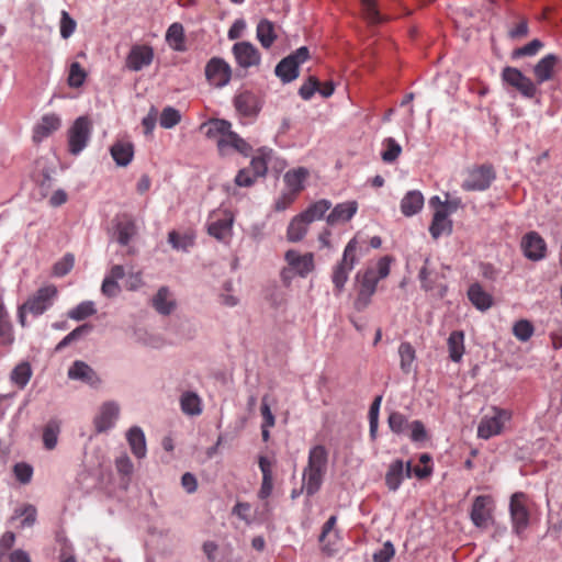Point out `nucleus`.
<instances>
[{
    "mask_svg": "<svg viewBox=\"0 0 562 562\" xmlns=\"http://www.w3.org/2000/svg\"><path fill=\"white\" fill-rule=\"evenodd\" d=\"M308 177V170L304 167H299L296 169H291L285 172L283 180L286 184L289 191L294 193L295 195L304 189V182Z\"/></svg>",
    "mask_w": 562,
    "mask_h": 562,
    "instance_id": "nucleus-34",
    "label": "nucleus"
},
{
    "mask_svg": "<svg viewBox=\"0 0 562 562\" xmlns=\"http://www.w3.org/2000/svg\"><path fill=\"white\" fill-rule=\"evenodd\" d=\"M75 265V256L66 254L63 258L56 261L53 266V274L55 277H64L71 271Z\"/></svg>",
    "mask_w": 562,
    "mask_h": 562,
    "instance_id": "nucleus-54",
    "label": "nucleus"
},
{
    "mask_svg": "<svg viewBox=\"0 0 562 562\" xmlns=\"http://www.w3.org/2000/svg\"><path fill=\"white\" fill-rule=\"evenodd\" d=\"M13 473L21 484H27L32 480L33 468L29 463L19 462L13 467Z\"/></svg>",
    "mask_w": 562,
    "mask_h": 562,
    "instance_id": "nucleus-57",
    "label": "nucleus"
},
{
    "mask_svg": "<svg viewBox=\"0 0 562 562\" xmlns=\"http://www.w3.org/2000/svg\"><path fill=\"white\" fill-rule=\"evenodd\" d=\"M310 58V49L306 46H301L293 53L281 59L276 66V76L280 78L283 83H289L295 80L300 72L299 68Z\"/></svg>",
    "mask_w": 562,
    "mask_h": 562,
    "instance_id": "nucleus-3",
    "label": "nucleus"
},
{
    "mask_svg": "<svg viewBox=\"0 0 562 562\" xmlns=\"http://www.w3.org/2000/svg\"><path fill=\"white\" fill-rule=\"evenodd\" d=\"M491 503V497L486 495H480L474 498L470 517L475 527L486 529L490 526L493 519Z\"/></svg>",
    "mask_w": 562,
    "mask_h": 562,
    "instance_id": "nucleus-16",
    "label": "nucleus"
},
{
    "mask_svg": "<svg viewBox=\"0 0 562 562\" xmlns=\"http://www.w3.org/2000/svg\"><path fill=\"white\" fill-rule=\"evenodd\" d=\"M495 178L496 172L492 165L474 166L468 170L467 178L461 187L465 191H485Z\"/></svg>",
    "mask_w": 562,
    "mask_h": 562,
    "instance_id": "nucleus-5",
    "label": "nucleus"
},
{
    "mask_svg": "<svg viewBox=\"0 0 562 562\" xmlns=\"http://www.w3.org/2000/svg\"><path fill=\"white\" fill-rule=\"evenodd\" d=\"M151 305L160 315H170L176 308V301L168 286H160L151 299Z\"/></svg>",
    "mask_w": 562,
    "mask_h": 562,
    "instance_id": "nucleus-24",
    "label": "nucleus"
},
{
    "mask_svg": "<svg viewBox=\"0 0 562 562\" xmlns=\"http://www.w3.org/2000/svg\"><path fill=\"white\" fill-rule=\"evenodd\" d=\"M234 218L227 214L223 218L215 220L207 224V233L222 243H227L233 233Z\"/></svg>",
    "mask_w": 562,
    "mask_h": 562,
    "instance_id": "nucleus-23",
    "label": "nucleus"
},
{
    "mask_svg": "<svg viewBox=\"0 0 562 562\" xmlns=\"http://www.w3.org/2000/svg\"><path fill=\"white\" fill-rule=\"evenodd\" d=\"M195 236L192 233L179 234L171 231L168 234V243L176 250L188 251L194 245Z\"/></svg>",
    "mask_w": 562,
    "mask_h": 562,
    "instance_id": "nucleus-41",
    "label": "nucleus"
},
{
    "mask_svg": "<svg viewBox=\"0 0 562 562\" xmlns=\"http://www.w3.org/2000/svg\"><path fill=\"white\" fill-rule=\"evenodd\" d=\"M271 155H272V149L263 146L258 149V155L252 157L248 169L251 170V173L257 179L263 178L267 175L268 161L271 159Z\"/></svg>",
    "mask_w": 562,
    "mask_h": 562,
    "instance_id": "nucleus-33",
    "label": "nucleus"
},
{
    "mask_svg": "<svg viewBox=\"0 0 562 562\" xmlns=\"http://www.w3.org/2000/svg\"><path fill=\"white\" fill-rule=\"evenodd\" d=\"M32 376V369L29 362H21L14 367L10 374L13 384L19 389H24Z\"/></svg>",
    "mask_w": 562,
    "mask_h": 562,
    "instance_id": "nucleus-42",
    "label": "nucleus"
},
{
    "mask_svg": "<svg viewBox=\"0 0 562 562\" xmlns=\"http://www.w3.org/2000/svg\"><path fill=\"white\" fill-rule=\"evenodd\" d=\"M284 258L301 277H306L314 269V257L311 252L300 255L296 250L290 249L285 252Z\"/></svg>",
    "mask_w": 562,
    "mask_h": 562,
    "instance_id": "nucleus-21",
    "label": "nucleus"
},
{
    "mask_svg": "<svg viewBox=\"0 0 562 562\" xmlns=\"http://www.w3.org/2000/svg\"><path fill=\"white\" fill-rule=\"evenodd\" d=\"M110 151L117 166L126 167L133 159L134 146L130 142H116Z\"/></svg>",
    "mask_w": 562,
    "mask_h": 562,
    "instance_id": "nucleus-35",
    "label": "nucleus"
},
{
    "mask_svg": "<svg viewBox=\"0 0 562 562\" xmlns=\"http://www.w3.org/2000/svg\"><path fill=\"white\" fill-rule=\"evenodd\" d=\"M509 514L513 532L520 536L529 526V510L527 508V496L522 492H516L512 495L509 502Z\"/></svg>",
    "mask_w": 562,
    "mask_h": 562,
    "instance_id": "nucleus-6",
    "label": "nucleus"
},
{
    "mask_svg": "<svg viewBox=\"0 0 562 562\" xmlns=\"http://www.w3.org/2000/svg\"><path fill=\"white\" fill-rule=\"evenodd\" d=\"M181 412L187 416H199L203 412V402L193 391H184L179 398Z\"/></svg>",
    "mask_w": 562,
    "mask_h": 562,
    "instance_id": "nucleus-26",
    "label": "nucleus"
},
{
    "mask_svg": "<svg viewBox=\"0 0 562 562\" xmlns=\"http://www.w3.org/2000/svg\"><path fill=\"white\" fill-rule=\"evenodd\" d=\"M324 471L304 468L303 470V487L302 491H305L307 496H313L316 494L323 484V480L325 476Z\"/></svg>",
    "mask_w": 562,
    "mask_h": 562,
    "instance_id": "nucleus-29",
    "label": "nucleus"
},
{
    "mask_svg": "<svg viewBox=\"0 0 562 562\" xmlns=\"http://www.w3.org/2000/svg\"><path fill=\"white\" fill-rule=\"evenodd\" d=\"M449 358L451 361L459 363L464 355V333L453 330L447 340Z\"/></svg>",
    "mask_w": 562,
    "mask_h": 562,
    "instance_id": "nucleus-36",
    "label": "nucleus"
},
{
    "mask_svg": "<svg viewBox=\"0 0 562 562\" xmlns=\"http://www.w3.org/2000/svg\"><path fill=\"white\" fill-rule=\"evenodd\" d=\"M95 313L94 303L92 301H83L68 312V317L72 321L80 322Z\"/></svg>",
    "mask_w": 562,
    "mask_h": 562,
    "instance_id": "nucleus-49",
    "label": "nucleus"
},
{
    "mask_svg": "<svg viewBox=\"0 0 562 562\" xmlns=\"http://www.w3.org/2000/svg\"><path fill=\"white\" fill-rule=\"evenodd\" d=\"M387 423H389L390 429L393 432L402 434L405 430V428L408 424V420L402 413L393 412L390 414V416L387 418Z\"/></svg>",
    "mask_w": 562,
    "mask_h": 562,
    "instance_id": "nucleus-58",
    "label": "nucleus"
},
{
    "mask_svg": "<svg viewBox=\"0 0 562 562\" xmlns=\"http://www.w3.org/2000/svg\"><path fill=\"white\" fill-rule=\"evenodd\" d=\"M120 416V406L114 401L104 402L93 418L95 434L108 432L115 427Z\"/></svg>",
    "mask_w": 562,
    "mask_h": 562,
    "instance_id": "nucleus-11",
    "label": "nucleus"
},
{
    "mask_svg": "<svg viewBox=\"0 0 562 562\" xmlns=\"http://www.w3.org/2000/svg\"><path fill=\"white\" fill-rule=\"evenodd\" d=\"M560 58L555 54H548L543 56L533 67V74L539 85L550 80L553 76V69Z\"/></svg>",
    "mask_w": 562,
    "mask_h": 562,
    "instance_id": "nucleus-25",
    "label": "nucleus"
},
{
    "mask_svg": "<svg viewBox=\"0 0 562 562\" xmlns=\"http://www.w3.org/2000/svg\"><path fill=\"white\" fill-rule=\"evenodd\" d=\"M330 206L331 203L328 200L322 199L311 204L301 214L307 220V222L313 223L314 221L323 218Z\"/></svg>",
    "mask_w": 562,
    "mask_h": 562,
    "instance_id": "nucleus-44",
    "label": "nucleus"
},
{
    "mask_svg": "<svg viewBox=\"0 0 562 562\" xmlns=\"http://www.w3.org/2000/svg\"><path fill=\"white\" fill-rule=\"evenodd\" d=\"M232 53L236 64L243 69L260 65L261 54L250 42L243 41L235 43L232 47Z\"/></svg>",
    "mask_w": 562,
    "mask_h": 562,
    "instance_id": "nucleus-13",
    "label": "nucleus"
},
{
    "mask_svg": "<svg viewBox=\"0 0 562 562\" xmlns=\"http://www.w3.org/2000/svg\"><path fill=\"white\" fill-rule=\"evenodd\" d=\"M205 78L216 89L226 87L232 79V67L222 57H212L205 65Z\"/></svg>",
    "mask_w": 562,
    "mask_h": 562,
    "instance_id": "nucleus-7",
    "label": "nucleus"
},
{
    "mask_svg": "<svg viewBox=\"0 0 562 562\" xmlns=\"http://www.w3.org/2000/svg\"><path fill=\"white\" fill-rule=\"evenodd\" d=\"M232 123L225 119H211L201 125L206 138L216 143L222 157L238 153L244 157L250 156L252 146L239 134L233 131Z\"/></svg>",
    "mask_w": 562,
    "mask_h": 562,
    "instance_id": "nucleus-1",
    "label": "nucleus"
},
{
    "mask_svg": "<svg viewBox=\"0 0 562 562\" xmlns=\"http://www.w3.org/2000/svg\"><path fill=\"white\" fill-rule=\"evenodd\" d=\"M223 289L225 292L220 295L221 304L227 307L236 306L239 303V300L237 296L231 293L233 290V283L231 281H226L223 285Z\"/></svg>",
    "mask_w": 562,
    "mask_h": 562,
    "instance_id": "nucleus-62",
    "label": "nucleus"
},
{
    "mask_svg": "<svg viewBox=\"0 0 562 562\" xmlns=\"http://www.w3.org/2000/svg\"><path fill=\"white\" fill-rule=\"evenodd\" d=\"M101 292L106 297H115L120 294L121 286L117 281L104 277L101 285Z\"/></svg>",
    "mask_w": 562,
    "mask_h": 562,
    "instance_id": "nucleus-64",
    "label": "nucleus"
},
{
    "mask_svg": "<svg viewBox=\"0 0 562 562\" xmlns=\"http://www.w3.org/2000/svg\"><path fill=\"white\" fill-rule=\"evenodd\" d=\"M67 375L70 380L83 382L92 387H97L101 383V379L94 369L82 360L74 361Z\"/></svg>",
    "mask_w": 562,
    "mask_h": 562,
    "instance_id": "nucleus-19",
    "label": "nucleus"
},
{
    "mask_svg": "<svg viewBox=\"0 0 562 562\" xmlns=\"http://www.w3.org/2000/svg\"><path fill=\"white\" fill-rule=\"evenodd\" d=\"M87 74L78 61H74L69 68L68 85L71 88H79L83 85Z\"/></svg>",
    "mask_w": 562,
    "mask_h": 562,
    "instance_id": "nucleus-53",
    "label": "nucleus"
},
{
    "mask_svg": "<svg viewBox=\"0 0 562 562\" xmlns=\"http://www.w3.org/2000/svg\"><path fill=\"white\" fill-rule=\"evenodd\" d=\"M319 86V81L315 77H308V79L299 89V94L303 100H311L315 94Z\"/></svg>",
    "mask_w": 562,
    "mask_h": 562,
    "instance_id": "nucleus-61",
    "label": "nucleus"
},
{
    "mask_svg": "<svg viewBox=\"0 0 562 562\" xmlns=\"http://www.w3.org/2000/svg\"><path fill=\"white\" fill-rule=\"evenodd\" d=\"M61 126V119L55 113L44 114L33 128V140L41 143Z\"/></svg>",
    "mask_w": 562,
    "mask_h": 562,
    "instance_id": "nucleus-20",
    "label": "nucleus"
},
{
    "mask_svg": "<svg viewBox=\"0 0 562 562\" xmlns=\"http://www.w3.org/2000/svg\"><path fill=\"white\" fill-rule=\"evenodd\" d=\"M154 60V49L147 45H134L125 60V66L132 71H140Z\"/></svg>",
    "mask_w": 562,
    "mask_h": 562,
    "instance_id": "nucleus-18",
    "label": "nucleus"
},
{
    "mask_svg": "<svg viewBox=\"0 0 562 562\" xmlns=\"http://www.w3.org/2000/svg\"><path fill=\"white\" fill-rule=\"evenodd\" d=\"M13 518H22L20 524L21 528H31L36 522L37 510L35 506L27 504L21 508H16Z\"/></svg>",
    "mask_w": 562,
    "mask_h": 562,
    "instance_id": "nucleus-48",
    "label": "nucleus"
},
{
    "mask_svg": "<svg viewBox=\"0 0 562 562\" xmlns=\"http://www.w3.org/2000/svg\"><path fill=\"white\" fill-rule=\"evenodd\" d=\"M358 211L356 201H346L338 203L326 217L329 225L349 222Z\"/></svg>",
    "mask_w": 562,
    "mask_h": 562,
    "instance_id": "nucleus-22",
    "label": "nucleus"
},
{
    "mask_svg": "<svg viewBox=\"0 0 562 562\" xmlns=\"http://www.w3.org/2000/svg\"><path fill=\"white\" fill-rule=\"evenodd\" d=\"M308 224L311 223L301 213L294 216L288 226V240L292 243L302 240L307 233Z\"/></svg>",
    "mask_w": 562,
    "mask_h": 562,
    "instance_id": "nucleus-38",
    "label": "nucleus"
},
{
    "mask_svg": "<svg viewBox=\"0 0 562 562\" xmlns=\"http://www.w3.org/2000/svg\"><path fill=\"white\" fill-rule=\"evenodd\" d=\"M181 121V113L173 106H166L162 109L159 116V125L162 128L169 130L175 127Z\"/></svg>",
    "mask_w": 562,
    "mask_h": 562,
    "instance_id": "nucleus-51",
    "label": "nucleus"
},
{
    "mask_svg": "<svg viewBox=\"0 0 562 562\" xmlns=\"http://www.w3.org/2000/svg\"><path fill=\"white\" fill-rule=\"evenodd\" d=\"M470 302L480 311H487L493 305V297L485 292L480 283H473L468 290Z\"/></svg>",
    "mask_w": 562,
    "mask_h": 562,
    "instance_id": "nucleus-31",
    "label": "nucleus"
},
{
    "mask_svg": "<svg viewBox=\"0 0 562 562\" xmlns=\"http://www.w3.org/2000/svg\"><path fill=\"white\" fill-rule=\"evenodd\" d=\"M362 5V11L366 16V19L372 23L376 24L382 21V16L376 9L375 0H360Z\"/></svg>",
    "mask_w": 562,
    "mask_h": 562,
    "instance_id": "nucleus-56",
    "label": "nucleus"
},
{
    "mask_svg": "<svg viewBox=\"0 0 562 562\" xmlns=\"http://www.w3.org/2000/svg\"><path fill=\"white\" fill-rule=\"evenodd\" d=\"M57 294L58 290L54 284L42 286L24 303V307L31 314L40 316L53 306Z\"/></svg>",
    "mask_w": 562,
    "mask_h": 562,
    "instance_id": "nucleus-9",
    "label": "nucleus"
},
{
    "mask_svg": "<svg viewBox=\"0 0 562 562\" xmlns=\"http://www.w3.org/2000/svg\"><path fill=\"white\" fill-rule=\"evenodd\" d=\"M259 468L262 473V482L258 495L261 499H266L273 490L272 464L268 458L261 456L259 458Z\"/></svg>",
    "mask_w": 562,
    "mask_h": 562,
    "instance_id": "nucleus-32",
    "label": "nucleus"
},
{
    "mask_svg": "<svg viewBox=\"0 0 562 562\" xmlns=\"http://www.w3.org/2000/svg\"><path fill=\"white\" fill-rule=\"evenodd\" d=\"M493 416H484L477 427V436L482 439H490L501 434L504 422L509 419L510 415L505 409H494Z\"/></svg>",
    "mask_w": 562,
    "mask_h": 562,
    "instance_id": "nucleus-14",
    "label": "nucleus"
},
{
    "mask_svg": "<svg viewBox=\"0 0 562 562\" xmlns=\"http://www.w3.org/2000/svg\"><path fill=\"white\" fill-rule=\"evenodd\" d=\"M256 36L262 47L270 48L277 38L272 22L266 19L261 20L257 24Z\"/></svg>",
    "mask_w": 562,
    "mask_h": 562,
    "instance_id": "nucleus-40",
    "label": "nucleus"
},
{
    "mask_svg": "<svg viewBox=\"0 0 562 562\" xmlns=\"http://www.w3.org/2000/svg\"><path fill=\"white\" fill-rule=\"evenodd\" d=\"M257 178L251 173V170L248 168L240 169L236 177L235 183L238 187L249 188L255 184Z\"/></svg>",
    "mask_w": 562,
    "mask_h": 562,
    "instance_id": "nucleus-63",
    "label": "nucleus"
},
{
    "mask_svg": "<svg viewBox=\"0 0 562 562\" xmlns=\"http://www.w3.org/2000/svg\"><path fill=\"white\" fill-rule=\"evenodd\" d=\"M424 206V195L418 190L408 191L401 201V212L411 217L418 212Z\"/></svg>",
    "mask_w": 562,
    "mask_h": 562,
    "instance_id": "nucleus-30",
    "label": "nucleus"
},
{
    "mask_svg": "<svg viewBox=\"0 0 562 562\" xmlns=\"http://www.w3.org/2000/svg\"><path fill=\"white\" fill-rule=\"evenodd\" d=\"M166 41L173 50L183 52L186 46L184 29L182 24L178 22L172 23L166 32Z\"/></svg>",
    "mask_w": 562,
    "mask_h": 562,
    "instance_id": "nucleus-39",
    "label": "nucleus"
},
{
    "mask_svg": "<svg viewBox=\"0 0 562 562\" xmlns=\"http://www.w3.org/2000/svg\"><path fill=\"white\" fill-rule=\"evenodd\" d=\"M446 211L436 210L429 226V233L432 238L438 239L443 234H451L452 221Z\"/></svg>",
    "mask_w": 562,
    "mask_h": 562,
    "instance_id": "nucleus-28",
    "label": "nucleus"
},
{
    "mask_svg": "<svg viewBox=\"0 0 562 562\" xmlns=\"http://www.w3.org/2000/svg\"><path fill=\"white\" fill-rule=\"evenodd\" d=\"M136 233V225L133 221L121 222L115 226V238L121 246H127Z\"/></svg>",
    "mask_w": 562,
    "mask_h": 562,
    "instance_id": "nucleus-43",
    "label": "nucleus"
},
{
    "mask_svg": "<svg viewBox=\"0 0 562 562\" xmlns=\"http://www.w3.org/2000/svg\"><path fill=\"white\" fill-rule=\"evenodd\" d=\"M233 105L237 114L243 117H257L261 111L259 97L249 90L237 92L233 98Z\"/></svg>",
    "mask_w": 562,
    "mask_h": 562,
    "instance_id": "nucleus-12",
    "label": "nucleus"
},
{
    "mask_svg": "<svg viewBox=\"0 0 562 562\" xmlns=\"http://www.w3.org/2000/svg\"><path fill=\"white\" fill-rule=\"evenodd\" d=\"M398 355L401 358L400 367L404 373H409L413 370V364L416 359V353L414 347L404 341L398 347Z\"/></svg>",
    "mask_w": 562,
    "mask_h": 562,
    "instance_id": "nucleus-45",
    "label": "nucleus"
},
{
    "mask_svg": "<svg viewBox=\"0 0 562 562\" xmlns=\"http://www.w3.org/2000/svg\"><path fill=\"white\" fill-rule=\"evenodd\" d=\"M524 256L531 261H540L547 255V243L537 232H529L521 239Z\"/></svg>",
    "mask_w": 562,
    "mask_h": 562,
    "instance_id": "nucleus-15",
    "label": "nucleus"
},
{
    "mask_svg": "<svg viewBox=\"0 0 562 562\" xmlns=\"http://www.w3.org/2000/svg\"><path fill=\"white\" fill-rule=\"evenodd\" d=\"M92 134V121L87 115L77 117L67 131L68 151L78 156L88 146Z\"/></svg>",
    "mask_w": 562,
    "mask_h": 562,
    "instance_id": "nucleus-2",
    "label": "nucleus"
},
{
    "mask_svg": "<svg viewBox=\"0 0 562 562\" xmlns=\"http://www.w3.org/2000/svg\"><path fill=\"white\" fill-rule=\"evenodd\" d=\"M395 554L394 544L387 540L382 548L373 553V562H390Z\"/></svg>",
    "mask_w": 562,
    "mask_h": 562,
    "instance_id": "nucleus-60",
    "label": "nucleus"
},
{
    "mask_svg": "<svg viewBox=\"0 0 562 562\" xmlns=\"http://www.w3.org/2000/svg\"><path fill=\"white\" fill-rule=\"evenodd\" d=\"M535 328L531 322L527 319H520L516 322L513 326V334L514 336L525 342L531 338L533 335Z\"/></svg>",
    "mask_w": 562,
    "mask_h": 562,
    "instance_id": "nucleus-52",
    "label": "nucleus"
},
{
    "mask_svg": "<svg viewBox=\"0 0 562 562\" xmlns=\"http://www.w3.org/2000/svg\"><path fill=\"white\" fill-rule=\"evenodd\" d=\"M391 261V257L384 256L378 261L376 267L368 268L359 281V290L373 295L379 281L390 274Z\"/></svg>",
    "mask_w": 562,
    "mask_h": 562,
    "instance_id": "nucleus-8",
    "label": "nucleus"
},
{
    "mask_svg": "<svg viewBox=\"0 0 562 562\" xmlns=\"http://www.w3.org/2000/svg\"><path fill=\"white\" fill-rule=\"evenodd\" d=\"M502 80L506 85L519 91V93L525 98L531 99L537 93L536 83L530 78L525 76L518 68L509 66L503 68Z\"/></svg>",
    "mask_w": 562,
    "mask_h": 562,
    "instance_id": "nucleus-10",
    "label": "nucleus"
},
{
    "mask_svg": "<svg viewBox=\"0 0 562 562\" xmlns=\"http://www.w3.org/2000/svg\"><path fill=\"white\" fill-rule=\"evenodd\" d=\"M412 462L405 465L400 459L393 461L385 473V485L392 492H396L402 485L405 477H412Z\"/></svg>",
    "mask_w": 562,
    "mask_h": 562,
    "instance_id": "nucleus-17",
    "label": "nucleus"
},
{
    "mask_svg": "<svg viewBox=\"0 0 562 562\" xmlns=\"http://www.w3.org/2000/svg\"><path fill=\"white\" fill-rule=\"evenodd\" d=\"M126 440L130 445L132 453L137 459H143L146 457L147 447H146V438L143 429L138 426L131 427L126 432Z\"/></svg>",
    "mask_w": 562,
    "mask_h": 562,
    "instance_id": "nucleus-27",
    "label": "nucleus"
},
{
    "mask_svg": "<svg viewBox=\"0 0 562 562\" xmlns=\"http://www.w3.org/2000/svg\"><path fill=\"white\" fill-rule=\"evenodd\" d=\"M14 340L12 325L4 306L0 304V344L11 345Z\"/></svg>",
    "mask_w": 562,
    "mask_h": 562,
    "instance_id": "nucleus-47",
    "label": "nucleus"
},
{
    "mask_svg": "<svg viewBox=\"0 0 562 562\" xmlns=\"http://www.w3.org/2000/svg\"><path fill=\"white\" fill-rule=\"evenodd\" d=\"M328 451L323 445H316L308 451V459L306 468L327 471Z\"/></svg>",
    "mask_w": 562,
    "mask_h": 562,
    "instance_id": "nucleus-37",
    "label": "nucleus"
},
{
    "mask_svg": "<svg viewBox=\"0 0 562 562\" xmlns=\"http://www.w3.org/2000/svg\"><path fill=\"white\" fill-rule=\"evenodd\" d=\"M542 47H543V43L540 40L535 38L531 42H529L528 44L516 48L513 52L512 57L520 58L524 56H535Z\"/></svg>",
    "mask_w": 562,
    "mask_h": 562,
    "instance_id": "nucleus-55",
    "label": "nucleus"
},
{
    "mask_svg": "<svg viewBox=\"0 0 562 562\" xmlns=\"http://www.w3.org/2000/svg\"><path fill=\"white\" fill-rule=\"evenodd\" d=\"M356 250L357 240L352 238L346 245L341 260L334 267L331 281L338 294L342 292L349 273L357 263Z\"/></svg>",
    "mask_w": 562,
    "mask_h": 562,
    "instance_id": "nucleus-4",
    "label": "nucleus"
},
{
    "mask_svg": "<svg viewBox=\"0 0 562 562\" xmlns=\"http://www.w3.org/2000/svg\"><path fill=\"white\" fill-rule=\"evenodd\" d=\"M60 426L57 420H49L43 429V445L45 449L53 450L57 446Z\"/></svg>",
    "mask_w": 562,
    "mask_h": 562,
    "instance_id": "nucleus-46",
    "label": "nucleus"
},
{
    "mask_svg": "<svg viewBox=\"0 0 562 562\" xmlns=\"http://www.w3.org/2000/svg\"><path fill=\"white\" fill-rule=\"evenodd\" d=\"M384 149L381 153V158L386 164L394 162L402 153L401 145L393 138L387 137L382 143Z\"/></svg>",
    "mask_w": 562,
    "mask_h": 562,
    "instance_id": "nucleus-50",
    "label": "nucleus"
},
{
    "mask_svg": "<svg viewBox=\"0 0 562 562\" xmlns=\"http://www.w3.org/2000/svg\"><path fill=\"white\" fill-rule=\"evenodd\" d=\"M76 30V21L65 10L61 11L60 16V36L63 38L70 37Z\"/></svg>",
    "mask_w": 562,
    "mask_h": 562,
    "instance_id": "nucleus-59",
    "label": "nucleus"
}]
</instances>
